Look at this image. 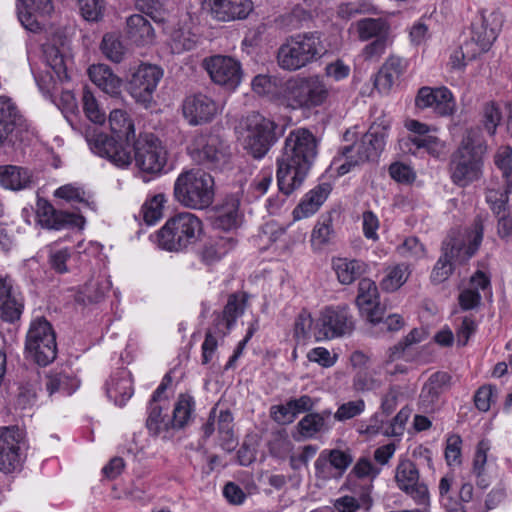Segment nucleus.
<instances>
[{"instance_id":"nucleus-38","label":"nucleus","mask_w":512,"mask_h":512,"mask_svg":"<svg viewBox=\"0 0 512 512\" xmlns=\"http://www.w3.org/2000/svg\"><path fill=\"white\" fill-rule=\"evenodd\" d=\"M335 231L331 214L322 215L315 224L310 238V244L315 252L325 250L333 243Z\"/></svg>"},{"instance_id":"nucleus-35","label":"nucleus","mask_w":512,"mask_h":512,"mask_svg":"<svg viewBox=\"0 0 512 512\" xmlns=\"http://www.w3.org/2000/svg\"><path fill=\"white\" fill-rule=\"evenodd\" d=\"M32 176L28 169L15 166H0V186L5 189L18 191L30 187Z\"/></svg>"},{"instance_id":"nucleus-45","label":"nucleus","mask_w":512,"mask_h":512,"mask_svg":"<svg viewBox=\"0 0 512 512\" xmlns=\"http://www.w3.org/2000/svg\"><path fill=\"white\" fill-rule=\"evenodd\" d=\"M329 416V411L305 415L297 424L299 434L305 439L313 438L317 433L327 429L325 419Z\"/></svg>"},{"instance_id":"nucleus-48","label":"nucleus","mask_w":512,"mask_h":512,"mask_svg":"<svg viewBox=\"0 0 512 512\" xmlns=\"http://www.w3.org/2000/svg\"><path fill=\"white\" fill-rule=\"evenodd\" d=\"M479 53L474 42H465L456 47L450 54L448 66L453 71H463L469 61L474 60Z\"/></svg>"},{"instance_id":"nucleus-62","label":"nucleus","mask_w":512,"mask_h":512,"mask_svg":"<svg viewBox=\"0 0 512 512\" xmlns=\"http://www.w3.org/2000/svg\"><path fill=\"white\" fill-rule=\"evenodd\" d=\"M406 280L407 274L405 268L398 265L388 271L381 282V286L386 291H395L400 288Z\"/></svg>"},{"instance_id":"nucleus-15","label":"nucleus","mask_w":512,"mask_h":512,"mask_svg":"<svg viewBox=\"0 0 512 512\" xmlns=\"http://www.w3.org/2000/svg\"><path fill=\"white\" fill-rule=\"evenodd\" d=\"M395 481L398 488L410 496L417 505H430L428 487L420 481L419 470L411 460H400L395 470Z\"/></svg>"},{"instance_id":"nucleus-22","label":"nucleus","mask_w":512,"mask_h":512,"mask_svg":"<svg viewBox=\"0 0 512 512\" xmlns=\"http://www.w3.org/2000/svg\"><path fill=\"white\" fill-rule=\"evenodd\" d=\"M182 112L190 125L197 126L211 122L218 113V105L212 98L199 93L185 98Z\"/></svg>"},{"instance_id":"nucleus-55","label":"nucleus","mask_w":512,"mask_h":512,"mask_svg":"<svg viewBox=\"0 0 512 512\" xmlns=\"http://www.w3.org/2000/svg\"><path fill=\"white\" fill-rule=\"evenodd\" d=\"M313 324L311 314L307 310H302L294 322L293 337L297 343L305 344L309 338V333Z\"/></svg>"},{"instance_id":"nucleus-13","label":"nucleus","mask_w":512,"mask_h":512,"mask_svg":"<svg viewBox=\"0 0 512 512\" xmlns=\"http://www.w3.org/2000/svg\"><path fill=\"white\" fill-rule=\"evenodd\" d=\"M354 320L347 307H327L317 320L315 338L317 341L342 337L352 333Z\"/></svg>"},{"instance_id":"nucleus-26","label":"nucleus","mask_w":512,"mask_h":512,"mask_svg":"<svg viewBox=\"0 0 512 512\" xmlns=\"http://www.w3.org/2000/svg\"><path fill=\"white\" fill-rule=\"evenodd\" d=\"M24 309L22 294L14 288L10 277H0V318L6 322L20 319Z\"/></svg>"},{"instance_id":"nucleus-50","label":"nucleus","mask_w":512,"mask_h":512,"mask_svg":"<svg viewBox=\"0 0 512 512\" xmlns=\"http://www.w3.org/2000/svg\"><path fill=\"white\" fill-rule=\"evenodd\" d=\"M245 305V294H231L229 296L222 316V321L225 322L227 329H230L236 319L244 313Z\"/></svg>"},{"instance_id":"nucleus-23","label":"nucleus","mask_w":512,"mask_h":512,"mask_svg":"<svg viewBox=\"0 0 512 512\" xmlns=\"http://www.w3.org/2000/svg\"><path fill=\"white\" fill-rule=\"evenodd\" d=\"M38 223L49 230H62L70 227L82 228L85 223L83 216L56 210L49 202H38Z\"/></svg>"},{"instance_id":"nucleus-11","label":"nucleus","mask_w":512,"mask_h":512,"mask_svg":"<svg viewBox=\"0 0 512 512\" xmlns=\"http://www.w3.org/2000/svg\"><path fill=\"white\" fill-rule=\"evenodd\" d=\"M132 144L135 165L141 172L157 176L164 171L168 152L158 137L152 133H140Z\"/></svg>"},{"instance_id":"nucleus-27","label":"nucleus","mask_w":512,"mask_h":512,"mask_svg":"<svg viewBox=\"0 0 512 512\" xmlns=\"http://www.w3.org/2000/svg\"><path fill=\"white\" fill-rule=\"evenodd\" d=\"M24 129V120L17 107L10 99L0 97V145L5 140L14 143Z\"/></svg>"},{"instance_id":"nucleus-29","label":"nucleus","mask_w":512,"mask_h":512,"mask_svg":"<svg viewBox=\"0 0 512 512\" xmlns=\"http://www.w3.org/2000/svg\"><path fill=\"white\" fill-rule=\"evenodd\" d=\"M406 69V61L395 55L389 56L375 77V87L383 93L390 91Z\"/></svg>"},{"instance_id":"nucleus-43","label":"nucleus","mask_w":512,"mask_h":512,"mask_svg":"<svg viewBox=\"0 0 512 512\" xmlns=\"http://www.w3.org/2000/svg\"><path fill=\"white\" fill-rule=\"evenodd\" d=\"M358 38L361 41L388 38L390 26L382 18H363L355 23Z\"/></svg>"},{"instance_id":"nucleus-60","label":"nucleus","mask_w":512,"mask_h":512,"mask_svg":"<svg viewBox=\"0 0 512 512\" xmlns=\"http://www.w3.org/2000/svg\"><path fill=\"white\" fill-rule=\"evenodd\" d=\"M163 1L164 0H137V6L143 14L159 24L165 21L166 16Z\"/></svg>"},{"instance_id":"nucleus-4","label":"nucleus","mask_w":512,"mask_h":512,"mask_svg":"<svg viewBox=\"0 0 512 512\" xmlns=\"http://www.w3.org/2000/svg\"><path fill=\"white\" fill-rule=\"evenodd\" d=\"M330 90L320 75L292 76L282 85L283 105L292 110L310 111L326 103Z\"/></svg>"},{"instance_id":"nucleus-33","label":"nucleus","mask_w":512,"mask_h":512,"mask_svg":"<svg viewBox=\"0 0 512 512\" xmlns=\"http://www.w3.org/2000/svg\"><path fill=\"white\" fill-rule=\"evenodd\" d=\"M107 396L117 405H124L133 394L132 380L127 371H117L106 383Z\"/></svg>"},{"instance_id":"nucleus-21","label":"nucleus","mask_w":512,"mask_h":512,"mask_svg":"<svg viewBox=\"0 0 512 512\" xmlns=\"http://www.w3.org/2000/svg\"><path fill=\"white\" fill-rule=\"evenodd\" d=\"M217 411L218 406L210 412L209 419L203 426L204 436H211L215 430V425H217L220 446L225 451L230 452L237 446V438L234 434V418L229 409H220L218 413Z\"/></svg>"},{"instance_id":"nucleus-1","label":"nucleus","mask_w":512,"mask_h":512,"mask_svg":"<svg viewBox=\"0 0 512 512\" xmlns=\"http://www.w3.org/2000/svg\"><path fill=\"white\" fill-rule=\"evenodd\" d=\"M318 143L314 134L307 128H297L289 132L277 159V185L286 196L300 188L317 157Z\"/></svg>"},{"instance_id":"nucleus-30","label":"nucleus","mask_w":512,"mask_h":512,"mask_svg":"<svg viewBox=\"0 0 512 512\" xmlns=\"http://www.w3.org/2000/svg\"><path fill=\"white\" fill-rule=\"evenodd\" d=\"M238 208V198L235 196L226 198L225 203L218 207L215 213L210 217L213 228L222 231L235 229L239 223Z\"/></svg>"},{"instance_id":"nucleus-9","label":"nucleus","mask_w":512,"mask_h":512,"mask_svg":"<svg viewBox=\"0 0 512 512\" xmlns=\"http://www.w3.org/2000/svg\"><path fill=\"white\" fill-rule=\"evenodd\" d=\"M386 136V127L373 124L359 142L342 147L334 158V163L344 160L337 168L338 174L344 175L355 166L376 160L384 149Z\"/></svg>"},{"instance_id":"nucleus-57","label":"nucleus","mask_w":512,"mask_h":512,"mask_svg":"<svg viewBox=\"0 0 512 512\" xmlns=\"http://www.w3.org/2000/svg\"><path fill=\"white\" fill-rule=\"evenodd\" d=\"M502 120L500 108L494 102H488L483 107V126L490 136H494Z\"/></svg>"},{"instance_id":"nucleus-54","label":"nucleus","mask_w":512,"mask_h":512,"mask_svg":"<svg viewBox=\"0 0 512 512\" xmlns=\"http://www.w3.org/2000/svg\"><path fill=\"white\" fill-rule=\"evenodd\" d=\"M164 202L165 196L157 194L144 203L142 213L143 219L147 224H154L162 217Z\"/></svg>"},{"instance_id":"nucleus-31","label":"nucleus","mask_w":512,"mask_h":512,"mask_svg":"<svg viewBox=\"0 0 512 512\" xmlns=\"http://www.w3.org/2000/svg\"><path fill=\"white\" fill-rule=\"evenodd\" d=\"M126 33L137 45L152 44L156 36L150 21L142 14H133L127 18Z\"/></svg>"},{"instance_id":"nucleus-14","label":"nucleus","mask_w":512,"mask_h":512,"mask_svg":"<svg viewBox=\"0 0 512 512\" xmlns=\"http://www.w3.org/2000/svg\"><path fill=\"white\" fill-rule=\"evenodd\" d=\"M162 77L163 71L159 66L141 64L128 81V92L137 103L148 107Z\"/></svg>"},{"instance_id":"nucleus-2","label":"nucleus","mask_w":512,"mask_h":512,"mask_svg":"<svg viewBox=\"0 0 512 512\" xmlns=\"http://www.w3.org/2000/svg\"><path fill=\"white\" fill-rule=\"evenodd\" d=\"M483 220L476 217L470 231L452 230L442 244V255L436 262L431 280L440 284L447 280L453 272V262L464 263L478 250L483 239Z\"/></svg>"},{"instance_id":"nucleus-20","label":"nucleus","mask_w":512,"mask_h":512,"mask_svg":"<svg viewBox=\"0 0 512 512\" xmlns=\"http://www.w3.org/2000/svg\"><path fill=\"white\" fill-rule=\"evenodd\" d=\"M91 150L118 167H127L132 162L131 152L119 143V139L104 133H96L87 138Z\"/></svg>"},{"instance_id":"nucleus-44","label":"nucleus","mask_w":512,"mask_h":512,"mask_svg":"<svg viewBox=\"0 0 512 512\" xmlns=\"http://www.w3.org/2000/svg\"><path fill=\"white\" fill-rule=\"evenodd\" d=\"M428 337V332L424 328H414L408 335L387 351L388 361H395L404 356L405 352L413 345L425 341Z\"/></svg>"},{"instance_id":"nucleus-61","label":"nucleus","mask_w":512,"mask_h":512,"mask_svg":"<svg viewBox=\"0 0 512 512\" xmlns=\"http://www.w3.org/2000/svg\"><path fill=\"white\" fill-rule=\"evenodd\" d=\"M39 390L38 376H35L33 380L20 386L18 394L17 404L25 409L35 404L37 398V392Z\"/></svg>"},{"instance_id":"nucleus-51","label":"nucleus","mask_w":512,"mask_h":512,"mask_svg":"<svg viewBox=\"0 0 512 512\" xmlns=\"http://www.w3.org/2000/svg\"><path fill=\"white\" fill-rule=\"evenodd\" d=\"M198 42L196 34L189 29L178 28L171 34L170 45L174 53L192 50Z\"/></svg>"},{"instance_id":"nucleus-25","label":"nucleus","mask_w":512,"mask_h":512,"mask_svg":"<svg viewBox=\"0 0 512 512\" xmlns=\"http://www.w3.org/2000/svg\"><path fill=\"white\" fill-rule=\"evenodd\" d=\"M44 57L48 66L54 71L57 79L61 82L67 81L66 59L69 52V40L62 34H55L52 39L44 45Z\"/></svg>"},{"instance_id":"nucleus-41","label":"nucleus","mask_w":512,"mask_h":512,"mask_svg":"<svg viewBox=\"0 0 512 512\" xmlns=\"http://www.w3.org/2000/svg\"><path fill=\"white\" fill-rule=\"evenodd\" d=\"M79 387V381L66 371H50L45 375V388L49 396L55 393L70 395Z\"/></svg>"},{"instance_id":"nucleus-63","label":"nucleus","mask_w":512,"mask_h":512,"mask_svg":"<svg viewBox=\"0 0 512 512\" xmlns=\"http://www.w3.org/2000/svg\"><path fill=\"white\" fill-rule=\"evenodd\" d=\"M411 413L412 409L409 406H404L391 420L383 433L387 436H401Z\"/></svg>"},{"instance_id":"nucleus-8","label":"nucleus","mask_w":512,"mask_h":512,"mask_svg":"<svg viewBox=\"0 0 512 512\" xmlns=\"http://www.w3.org/2000/svg\"><path fill=\"white\" fill-rule=\"evenodd\" d=\"M202 231V222L189 212L170 217L157 232L158 246L169 252H181L196 243Z\"/></svg>"},{"instance_id":"nucleus-6","label":"nucleus","mask_w":512,"mask_h":512,"mask_svg":"<svg viewBox=\"0 0 512 512\" xmlns=\"http://www.w3.org/2000/svg\"><path fill=\"white\" fill-rule=\"evenodd\" d=\"M326 52L317 32L290 36L277 51L278 66L288 72L298 71L320 59Z\"/></svg>"},{"instance_id":"nucleus-37","label":"nucleus","mask_w":512,"mask_h":512,"mask_svg":"<svg viewBox=\"0 0 512 512\" xmlns=\"http://www.w3.org/2000/svg\"><path fill=\"white\" fill-rule=\"evenodd\" d=\"M333 269L341 284L350 285L367 272L368 265L357 259L337 258L333 260Z\"/></svg>"},{"instance_id":"nucleus-42","label":"nucleus","mask_w":512,"mask_h":512,"mask_svg":"<svg viewBox=\"0 0 512 512\" xmlns=\"http://www.w3.org/2000/svg\"><path fill=\"white\" fill-rule=\"evenodd\" d=\"M235 246L232 237H215L207 241L199 252L200 258L206 265L219 261Z\"/></svg>"},{"instance_id":"nucleus-36","label":"nucleus","mask_w":512,"mask_h":512,"mask_svg":"<svg viewBox=\"0 0 512 512\" xmlns=\"http://www.w3.org/2000/svg\"><path fill=\"white\" fill-rule=\"evenodd\" d=\"M331 191L330 185L323 183L316 186L294 209V218L300 219L314 214L320 206L324 203Z\"/></svg>"},{"instance_id":"nucleus-64","label":"nucleus","mask_w":512,"mask_h":512,"mask_svg":"<svg viewBox=\"0 0 512 512\" xmlns=\"http://www.w3.org/2000/svg\"><path fill=\"white\" fill-rule=\"evenodd\" d=\"M379 473L380 469L375 467L370 459L362 457L353 466L349 473V477L354 476L359 479L370 478L373 480L379 475Z\"/></svg>"},{"instance_id":"nucleus-56","label":"nucleus","mask_w":512,"mask_h":512,"mask_svg":"<svg viewBox=\"0 0 512 512\" xmlns=\"http://www.w3.org/2000/svg\"><path fill=\"white\" fill-rule=\"evenodd\" d=\"M82 17L89 22H98L104 14V0H78Z\"/></svg>"},{"instance_id":"nucleus-53","label":"nucleus","mask_w":512,"mask_h":512,"mask_svg":"<svg viewBox=\"0 0 512 512\" xmlns=\"http://www.w3.org/2000/svg\"><path fill=\"white\" fill-rule=\"evenodd\" d=\"M378 301V288L374 281L363 278L358 284V295L356 303L358 307L366 308L367 305H374Z\"/></svg>"},{"instance_id":"nucleus-34","label":"nucleus","mask_w":512,"mask_h":512,"mask_svg":"<svg viewBox=\"0 0 512 512\" xmlns=\"http://www.w3.org/2000/svg\"><path fill=\"white\" fill-rule=\"evenodd\" d=\"M25 5V13L19 11L18 17L22 25L30 30L35 31L38 28L37 17L49 16L53 10L51 0H22Z\"/></svg>"},{"instance_id":"nucleus-5","label":"nucleus","mask_w":512,"mask_h":512,"mask_svg":"<svg viewBox=\"0 0 512 512\" xmlns=\"http://www.w3.org/2000/svg\"><path fill=\"white\" fill-rule=\"evenodd\" d=\"M278 124L258 112L243 116L236 133L243 149L255 159L263 158L277 142Z\"/></svg>"},{"instance_id":"nucleus-12","label":"nucleus","mask_w":512,"mask_h":512,"mask_svg":"<svg viewBox=\"0 0 512 512\" xmlns=\"http://www.w3.org/2000/svg\"><path fill=\"white\" fill-rule=\"evenodd\" d=\"M212 82L227 91H235L242 82L241 63L231 56L213 55L202 63Z\"/></svg>"},{"instance_id":"nucleus-47","label":"nucleus","mask_w":512,"mask_h":512,"mask_svg":"<svg viewBox=\"0 0 512 512\" xmlns=\"http://www.w3.org/2000/svg\"><path fill=\"white\" fill-rule=\"evenodd\" d=\"M451 376L447 372L438 371L432 374L424 385L421 397L433 402L438 396L450 387Z\"/></svg>"},{"instance_id":"nucleus-46","label":"nucleus","mask_w":512,"mask_h":512,"mask_svg":"<svg viewBox=\"0 0 512 512\" xmlns=\"http://www.w3.org/2000/svg\"><path fill=\"white\" fill-rule=\"evenodd\" d=\"M193 407V398L189 395L181 394L175 404L172 419H169L170 428H183L191 419Z\"/></svg>"},{"instance_id":"nucleus-49","label":"nucleus","mask_w":512,"mask_h":512,"mask_svg":"<svg viewBox=\"0 0 512 512\" xmlns=\"http://www.w3.org/2000/svg\"><path fill=\"white\" fill-rule=\"evenodd\" d=\"M100 49L106 58L115 63H120L126 53V47L120 36L114 33H107L103 36Z\"/></svg>"},{"instance_id":"nucleus-16","label":"nucleus","mask_w":512,"mask_h":512,"mask_svg":"<svg viewBox=\"0 0 512 512\" xmlns=\"http://www.w3.org/2000/svg\"><path fill=\"white\" fill-rule=\"evenodd\" d=\"M23 431L17 426L0 429V471L12 473L22 464Z\"/></svg>"},{"instance_id":"nucleus-7","label":"nucleus","mask_w":512,"mask_h":512,"mask_svg":"<svg viewBox=\"0 0 512 512\" xmlns=\"http://www.w3.org/2000/svg\"><path fill=\"white\" fill-rule=\"evenodd\" d=\"M214 195V179L202 169L183 171L175 180L174 196L184 207L207 208L212 204Z\"/></svg>"},{"instance_id":"nucleus-19","label":"nucleus","mask_w":512,"mask_h":512,"mask_svg":"<svg viewBox=\"0 0 512 512\" xmlns=\"http://www.w3.org/2000/svg\"><path fill=\"white\" fill-rule=\"evenodd\" d=\"M188 151L194 161L207 166L216 165L226 158V146L215 135L195 136Z\"/></svg>"},{"instance_id":"nucleus-3","label":"nucleus","mask_w":512,"mask_h":512,"mask_svg":"<svg viewBox=\"0 0 512 512\" xmlns=\"http://www.w3.org/2000/svg\"><path fill=\"white\" fill-rule=\"evenodd\" d=\"M479 129H470L458 149L451 155L449 170L454 184L465 187L482 175L483 157L487 144L479 137Z\"/></svg>"},{"instance_id":"nucleus-58","label":"nucleus","mask_w":512,"mask_h":512,"mask_svg":"<svg viewBox=\"0 0 512 512\" xmlns=\"http://www.w3.org/2000/svg\"><path fill=\"white\" fill-rule=\"evenodd\" d=\"M328 459L330 460V467L334 468L339 476H342L347 468L353 462V456L349 449H331L327 450Z\"/></svg>"},{"instance_id":"nucleus-17","label":"nucleus","mask_w":512,"mask_h":512,"mask_svg":"<svg viewBox=\"0 0 512 512\" xmlns=\"http://www.w3.org/2000/svg\"><path fill=\"white\" fill-rule=\"evenodd\" d=\"M494 163L502 172L505 181L504 190L500 193L491 190L487 195V200L492 204V209L499 214L505 211L509 195L512 193V148L510 146H501L494 155Z\"/></svg>"},{"instance_id":"nucleus-28","label":"nucleus","mask_w":512,"mask_h":512,"mask_svg":"<svg viewBox=\"0 0 512 512\" xmlns=\"http://www.w3.org/2000/svg\"><path fill=\"white\" fill-rule=\"evenodd\" d=\"M211 15L219 21L245 19L253 10L251 0H209Z\"/></svg>"},{"instance_id":"nucleus-32","label":"nucleus","mask_w":512,"mask_h":512,"mask_svg":"<svg viewBox=\"0 0 512 512\" xmlns=\"http://www.w3.org/2000/svg\"><path fill=\"white\" fill-rule=\"evenodd\" d=\"M91 81L105 93L116 96L120 93L122 80L105 64H94L88 68Z\"/></svg>"},{"instance_id":"nucleus-40","label":"nucleus","mask_w":512,"mask_h":512,"mask_svg":"<svg viewBox=\"0 0 512 512\" xmlns=\"http://www.w3.org/2000/svg\"><path fill=\"white\" fill-rule=\"evenodd\" d=\"M109 123L112 133L119 139L125 140L130 145L136 138L134 122L128 113L121 109L110 112Z\"/></svg>"},{"instance_id":"nucleus-59","label":"nucleus","mask_w":512,"mask_h":512,"mask_svg":"<svg viewBox=\"0 0 512 512\" xmlns=\"http://www.w3.org/2000/svg\"><path fill=\"white\" fill-rule=\"evenodd\" d=\"M146 426L154 435H158L161 431H167L170 428L169 419L162 417V408L160 406L150 403Z\"/></svg>"},{"instance_id":"nucleus-24","label":"nucleus","mask_w":512,"mask_h":512,"mask_svg":"<svg viewBox=\"0 0 512 512\" xmlns=\"http://www.w3.org/2000/svg\"><path fill=\"white\" fill-rule=\"evenodd\" d=\"M415 105L419 109L431 108L441 116L451 115L454 111L452 93L445 87H422L418 90Z\"/></svg>"},{"instance_id":"nucleus-10","label":"nucleus","mask_w":512,"mask_h":512,"mask_svg":"<svg viewBox=\"0 0 512 512\" xmlns=\"http://www.w3.org/2000/svg\"><path fill=\"white\" fill-rule=\"evenodd\" d=\"M25 351L40 366H47L57 355L56 336L51 324L43 317L30 324L26 335Z\"/></svg>"},{"instance_id":"nucleus-18","label":"nucleus","mask_w":512,"mask_h":512,"mask_svg":"<svg viewBox=\"0 0 512 512\" xmlns=\"http://www.w3.org/2000/svg\"><path fill=\"white\" fill-rule=\"evenodd\" d=\"M502 16L498 12H482L472 22V37L476 51L481 54L489 50L502 27Z\"/></svg>"},{"instance_id":"nucleus-39","label":"nucleus","mask_w":512,"mask_h":512,"mask_svg":"<svg viewBox=\"0 0 512 512\" xmlns=\"http://www.w3.org/2000/svg\"><path fill=\"white\" fill-rule=\"evenodd\" d=\"M111 288V283L107 278L98 277L90 279L76 294V301L78 303L94 304L101 302L107 292Z\"/></svg>"},{"instance_id":"nucleus-52","label":"nucleus","mask_w":512,"mask_h":512,"mask_svg":"<svg viewBox=\"0 0 512 512\" xmlns=\"http://www.w3.org/2000/svg\"><path fill=\"white\" fill-rule=\"evenodd\" d=\"M82 104L83 111L91 122L100 125L105 122V112L100 109L95 96L87 88L83 89Z\"/></svg>"}]
</instances>
